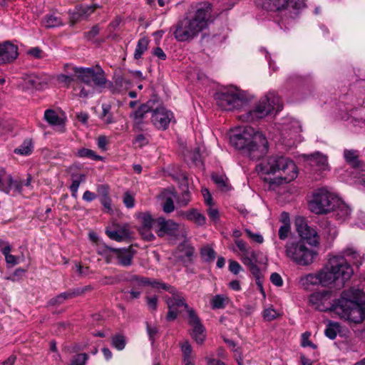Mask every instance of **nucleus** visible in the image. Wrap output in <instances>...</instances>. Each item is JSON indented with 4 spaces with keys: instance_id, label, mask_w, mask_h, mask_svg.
Segmentation results:
<instances>
[{
    "instance_id": "f257e3e1",
    "label": "nucleus",
    "mask_w": 365,
    "mask_h": 365,
    "mask_svg": "<svg viewBox=\"0 0 365 365\" xmlns=\"http://www.w3.org/2000/svg\"><path fill=\"white\" fill-rule=\"evenodd\" d=\"M332 292L322 290L311 294L309 304L321 312L331 311L349 323L359 324L365 319V292L356 288L344 291L331 302Z\"/></svg>"
},
{
    "instance_id": "f03ea898",
    "label": "nucleus",
    "mask_w": 365,
    "mask_h": 365,
    "mask_svg": "<svg viewBox=\"0 0 365 365\" xmlns=\"http://www.w3.org/2000/svg\"><path fill=\"white\" fill-rule=\"evenodd\" d=\"M256 170L260 178L272 189L289 183L298 176V169L294 162L279 155L263 159L257 165Z\"/></svg>"
},
{
    "instance_id": "7ed1b4c3",
    "label": "nucleus",
    "mask_w": 365,
    "mask_h": 365,
    "mask_svg": "<svg viewBox=\"0 0 365 365\" xmlns=\"http://www.w3.org/2000/svg\"><path fill=\"white\" fill-rule=\"evenodd\" d=\"M211 4L202 2L197 4L195 10L188 11L171 28L175 40L189 42L207 29L212 21Z\"/></svg>"
},
{
    "instance_id": "20e7f679",
    "label": "nucleus",
    "mask_w": 365,
    "mask_h": 365,
    "mask_svg": "<svg viewBox=\"0 0 365 365\" xmlns=\"http://www.w3.org/2000/svg\"><path fill=\"white\" fill-rule=\"evenodd\" d=\"M230 141L232 145L252 160H259L267 154L269 149L265 135L249 126L233 130Z\"/></svg>"
},
{
    "instance_id": "39448f33",
    "label": "nucleus",
    "mask_w": 365,
    "mask_h": 365,
    "mask_svg": "<svg viewBox=\"0 0 365 365\" xmlns=\"http://www.w3.org/2000/svg\"><path fill=\"white\" fill-rule=\"evenodd\" d=\"M282 108V105L279 96L273 91H269L260 98L253 109L243 115V119L246 121L257 120Z\"/></svg>"
},
{
    "instance_id": "423d86ee",
    "label": "nucleus",
    "mask_w": 365,
    "mask_h": 365,
    "mask_svg": "<svg viewBox=\"0 0 365 365\" xmlns=\"http://www.w3.org/2000/svg\"><path fill=\"white\" fill-rule=\"evenodd\" d=\"M215 100L222 109L232 110L241 109L252 100V97L247 92L235 87L216 93Z\"/></svg>"
},
{
    "instance_id": "0eeeda50",
    "label": "nucleus",
    "mask_w": 365,
    "mask_h": 365,
    "mask_svg": "<svg viewBox=\"0 0 365 365\" xmlns=\"http://www.w3.org/2000/svg\"><path fill=\"white\" fill-rule=\"evenodd\" d=\"M285 255L297 264L308 266L314 262L319 253L316 250L307 247L303 241L298 240L286 244Z\"/></svg>"
},
{
    "instance_id": "6e6552de",
    "label": "nucleus",
    "mask_w": 365,
    "mask_h": 365,
    "mask_svg": "<svg viewBox=\"0 0 365 365\" xmlns=\"http://www.w3.org/2000/svg\"><path fill=\"white\" fill-rule=\"evenodd\" d=\"M262 7L289 18L296 17L305 6L304 0H262Z\"/></svg>"
},
{
    "instance_id": "1a4fd4ad",
    "label": "nucleus",
    "mask_w": 365,
    "mask_h": 365,
    "mask_svg": "<svg viewBox=\"0 0 365 365\" xmlns=\"http://www.w3.org/2000/svg\"><path fill=\"white\" fill-rule=\"evenodd\" d=\"M338 198L334 193L325 189H319L314 192L309 202V209L317 215L327 214L334 209Z\"/></svg>"
},
{
    "instance_id": "9d476101",
    "label": "nucleus",
    "mask_w": 365,
    "mask_h": 365,
    "mask_svg": "<svg viewBox=\"0 0 365 365\" xmlns=\"http://www.w3.org/2000/svg\"><path fill=\"white\" fill-rule=\"evenodd\" d=\"M328 263L336 279L337 287H343L354 273L346 258L341 255L333 256L329 259Z\"/></svg>"
},
{
    "instance_id": "9b49d317",
    "label": "nucleus",
    "mask_w": 365,
    "mask_h": 365,
    "mask_svg": "<svg viewBox=\"0 0 365 365\" xmlns=\"http://www.w3.org/2000/svg\"><path fill=\"white\" fill-rule=\"evenodd\" d=\"M73 71L77 80L86 86L103 87L107 82L104 71L100 68L94 70L92 68L75 67Z\"/></svg>"
},
{
    "instance_id": "f8f14e48",
    "label": "nucleus",
    "mask_w": 365,
    "mask_h": 365,
    "mask_svg": "<svg viewBox=\"0 0 365 365\" xmlns=\"http://www.w3.org/2000/svg\"><path fill=\"white\" fill-rule=\"evenodd\" d=\"M73 71L77 80L86 86L103 87L107 82L104 71L100 68L94 70L92 68L75 67Z\"/></svg>"
},
{
    "instance_id": "ddd939ff",
    "label": "nucleus",
    "mask_w": 365,
    "mask_h": 365,
    "mask_svg": "<svg viewBox=\"0 0 365 365\" xmlns=\"http://www.w3.org/2000/svg\"><path fill=\"white\" fill-rule=\"evenodd\" d=\"M155 222L157 224V233L159 237L168 235L178 240L185 239L187 236L185 227L175 222L173 220H166L164 217H158Z\"/></svg>"
},
{
    "instance_id": "4468645a",
    "label": "nucleus",
    "mask_w": 365,
    "mask_h": 365,
    "mask_svg": "<svg viewBox=\"0 0 365 365\" xmlns=\"http://www.w3.org/2000/svg\"><path fill=\"white\" fill-rule=\"evenodd\" d=\"M296 230L300 236L302 241H306L313 247H319L320 244V237L317 230L309 227L303 218H297L295 221Z\"/></svg>"
},
{
    "instance_id": "2eb2a0df",
    "label": "nucleus",
    "mask_w": 365,
    "mask_h": 365,
    "mask_svg": "<svg viewBox=\"0 0 365 365\" xmlns=\"http://www.w3.org/2000/svg\"><path fill=\"white\" fill-rule=\"evenodd\" d=\"M170 292L173 293V296L166 297V303L168 307V312L166 317L168 321L175 319L181 312L182 308L185 309L187 312L188 309H192L188 307L181 294L175 292L173 288H171Z\"/></svg>"
},
{
    "instance_id": "dca6fc26",
    "label": "nucleus",
    "mask_w": 365,
    "mask_h": 365,
    "mask_svg": "<svg viewBox=\"0 0 365 365\" xmlns=\"http://www.w3.org/2000/svg\"><path fill=\"white\" fill-rule=\"evenodd\" d=\"M151 121L153 124L159 130H165L168 128L170 123L174 118L173 114L163 106L151 110Z\"/></svg>"
},
{
    "instance_id": "f3484780",
    "label": "nucleus",
    "mask_w": 365,
    "mask_h": 365,
    "mask_svg": "<svg viewBox=\"0 0 365 365\" xmlns=\"http://www.w3.org/2000/svg\"><path fill=\"white\" fill-rule=\"evenodd\" d=\"M188 324L192 327L191 336L198 344L205 339V327L194 309H188Z\"/></svg>"
},
{
    "instance_id": "a211bd4d",
    "label": "nucleus",
    "mask_w": 365,
    "mask_h": 365,
    "mask_svg": "<svg viewBox=\"0 0 365 365\" xmlns=\"http://www.w3.org/2000/svg\"><path fill=\"white\" fill-rule=\"evenodd\" d=\"M106 233L108 237L116 242H123L132 238L133 231L128 224L116 225L113 227L107 228Z\"/></svg>"
},
{
    "instance_id": "6ab92c4d",
    "label": "nucleus",
    "mask_w": 365,
    "mask_h": 365,
    "mask_svg": "<svg viewBox=\"0 0 365 365\" xmlns=\"http://www.w3.org/2000/svg\"><path fill=\"white\" fill-rule=\"evenodd\" d=\"M135 252L132 247L115 249L113 262L122 267H130L133 264V259Z\"/></svg>"
},
{
    "instance_id": "aec40b11",
    "label": "nucleus",
    "mask_w": 365,
    "mask_h": 365,
    "mask_svg": "<svg viewBox=\"0 0 365 365\" xmlns=\"http://www.w3.org/2000/svg\"><path fill=\"white\" fill-rule=\"evenodd\" d=\"M309 161L313 171L319 173L320 176L324 172L329 170L327 156L321 153L317 152L312 154L309 158Z\"/></svg>"
},
{
    "instance_id": "412c9836",
    "label": "nucleus",
    "mask_w": 365,
    "mask_h": 365,
    "mask_svg": "<svg viewBox=\"0 0 365 365\" xmlns=\"http://www.w3.org/2000/svg\"><path fill=\"white\" fill-rule=\"evenodd\" d=\"M18 56V48L16 45L5 42L0 43V65L9 63Z\"/></svg>"
},
{
    "instance_id": "4be33fe9",
    "label": "nucleus",
    "mask_w": 365,
    "mask_h": 365,
    "mask_svg": "<svg viewBox=\"0 0 365 365\" xmlns=\"http://www.w3.org/2000/svg\"><path fill=\"white\" fill-rule=\"evenodd\" d=\"M152 102L148 101L145 104L141 105L131 115L134 123V127L139 130H143L144 128V118L145 115L152 110Z\"/></svg>"
},
{
    "instance_id": "5701e85b",
    "label": "nucleus",
    "mask_w": 365,
    "mask_h": 365,
    "mask_svg": "<svg viewBox=\"0 0 365 365\" xmlns=\"http://www.w3.org/2000/svg\"><path fill=\"white\" fill-rule=\"evenodd\" d=\"M321 286L322 287H329L331 285L337 286L336 279L334 275V273L330 269V266L329 263L327 264L319 272Z\"/></svg>"
},
{
    "instance_id": "b1692460",
    "label": "nucleus",
    "mask_w": 365,
    "mask_h": 365,
    "mask_svg": "<svg viewBox=\"0 0 365 365\" xmlns=\"http://www.w3.org/2000/svg\"><path fill=\"white\" fill-rule=\"evenodd\" d=\"M331 212H334V215L337 220L344 221L349 217L351 209L341 199L338 198L337 203L334 205V209Z\"/></svg>"
},
{
    "instance_id": "393cba45",
    "label": "nucleus",
    "mask_w": 365,
    "mask_h": 365,
    "mask_svg": "<svg viewBox=\"0 0 365 365\" xmlns=\"http://www.w3.org/2000/svg\"><path fill=\"white\" fill-rule=\"evenodd\" d=\"M162 208L163 210L165 213H170L174 211L175 205H174V199L175 198V195L173 192L165 190L162 192Z\"/></svg>"
},
{
    "instance_id": "a878e982",
    "label": "nucleus",
    "mask_w": 365,
    "mask_h": 365,
    "mask_svg": "<svg viewBox=\"0 0 365 365\" xmlns=\"http://www.w3.org/2000/svg\"><path fill=\"white\" fill-rule=\"evenodd\" d=\"M178 217H185L187 220L194 222L198 225H203L205 223V217L196 209H191L186 212H178Z\"/></svg>"
},
{
    "instance_id": "bb28decb",
    "label": "nucleus",
    "mask_w": 365,
    "mask_h": 365,
    "mask_svg": "<svg viewBox=\"0 0 365 365\" xmlns=\"http://www.w3.org/2000/svg\"><path fill=\"white\" fill-rule=\"evenodd\" d=\"M300 285L304 289H309L312 286L321 285L319 272L310 273L302 276L299 279Z\"/></svg>"
},
{
    "instance_id": "cd10ccee",
    "label": "nucleus",
    "mask_w": 365,
    "mask_h": 365,
    "mask_svg": "<svg viewBox=\"0 0 365 365\" xmlns=\"http://www.w3.org/2000/svg\"><path fill=\"white\" fill-rule=\"evenodd\" d=\"M45 120L51 125L62 126L64 123L63 118L53 110H47L44 113Z\"/></svg>"
},
{
    "instance_id": "c85d7f7f",
    "label": "nucleus",
    "mask_w": 365,
    "mask_h": 365,
    "mask_svg": "<svg viewBox=\"0 0 365 365\" xmlns=\"http://www.w3.org/2000/svg\"><path fill=\"white\" fill-rule=\"evenodd\" d=\"M130 280L135 281L138 284H142V285H150L153 287H155V288H162L163 289H167V286L165 284L161 283L160 282H157L155 280H150L148 278L139 277L135 275L130 278Z\"/></svg>"
},
{
    "instance_id": "c756f323",
    "label": "nucleus",
    "mask_w": 365,
    "mask_h": 365,
    "mask_svg": "<svg viewBox=\"0 0 365 365\" xmlns=\"http://www.w3.org/2000/svg\"><path fill=\"white\" fill-rule=\"evenodd\" d=\"M283 130L289 132L290 134L298 133L301 130L300 123L295 119L287 118L283 123Z\"/></svg>"
},
{
    "instance_id": "7c9ffc66",
    "label": "nucleus",
    "mask_w": 365,
    "mask_h": 365,
    "mask_svg": "<svg viewBox=\"0 0 365 365\" xmlns=\"http://www.w3.org/2000/svg\"><path fill=\"white\" fill-rule=\"evenodd\" d=\"M34 150L33 143L30 139H26L22 144L14 149V153L27 156L32 153Z\"/></svg>"
},
{
    "instance_id": "2f4dec72",
    "label": "nucleus",
    "mask_w": 365,
    "mask_h": 365,
    "mask_svg": "<svg viewBox=\"0 0 365 365\" xmlns=\"http://www.w3.org/2000/svg\"><path fill=\"white\" fill-rule=\"evenodd\" d=\"M149 42L150 41L147 37H142L138 41L134 52L135 59H140L142 57L143 54L148 48Z\"/></svg>"
},
{
    "instance_id": "473e14b6",
    "label": "nucleus",
    "mask_w": 365,
    "mask_h": 365,
    "mask_svg": "<svg viewBox=\"0 0 365 365\" xmlns=\"http://www.w3.org/2000/svg\"><path fill=\"white\" fill-rule=\"evenodd\" d=\"M130 80L125 76L118 77L115 81L113 93H119L125 91L130 88Z\"/></svg>"
},
{
    "instance_id": "72a5a7b5",
    "label": "nucleus",
    "mask_w": 365,
    "mask_h": 365,
    "mask_svg": "<svg viewBox=\"0 0 365 365\" xmlns=\"http://www.w3.org/2000/svg\"><path fill=\"white\" fill-rule=\"evenodd\" d=\"M282 315V313L280 311L274 309L272 305L264 308L262 312L263 319L266 322H272L279 318Z\"/></svg>"
},
{
    "instance_id": "f704fd0d",
    "label": "nucleus",
    "mask_w": 365,
    "mask_h": 365,
    "mask_svg": "<svg viewBox=\"0 0 365 365\" xmlns=\"http://www.w3.org/2000/svg\"><path fill=\"white\" fill-rule=\"evenodd\" d=\"M42 24L46 28H53L63 24L62 20L54 14H47L42 20Z\"/></svg>"
},
{
    "instance_id": "c9c22d12",
    "label": "nucleus",
    "mask_w": 365,
    "mask_h": 365,
    "mask_svg": "<svg viewBox=\"0 0 365 365\" xmlns=\"http://www.w3.org/2000/svg\"><path fill=\"white\" fill-rule=\"evenodd\" d=\"M114 250L115 248H111L104 245H98L97 253L101 255L108 263H112Z\"/></svg>"
},
{
    "instance_id": "e433bc0d",
    "label": "nucleus",
    "mask_w": 365,
    "mask_h": 365,
    "mask_svg": "<svg viewBox=\"0 0 365 365\" xmlns=\"http://www.w3.org/2000/svg\"><path fill=\"white\" fill-rule=\"evenodd\" d=\"M102 113L99 118L106 124H111L115 122L113 114L110 112L111 106L109 104H102Z\"/></svg>"
},
{
    "instance_id": "4c0bfd02",
    "label": "nucleus",
    "mask_w": 365,
    "mask_h": 365,
    "mask_svg": "<svg viewBox=\"0 0 365 365\" xmlns=\"http://www.w3.org/2000/svg\"><path fill=\"white\" fill-rule=\"evenodd\" d=\"M341 331V327L338 322H329L325 329V335L330 339H334L338 333Z\"/></svg>"
},
{
    "instance_id": "58836bf2",
    "label": "nucleus",
    "mask_w": 365,
    "mask_h": 365,
    "mask_svg": "<svg viewBox=\"0 0 365 365\" xmlns=\"http://www.w3.org/2000/svg\"><path fill=\"white\" fill-rule=\"evenodd\" d=\"M240 259L246 266L257 262V253L252 248H250L245 253L240 254Z\"/></svg>"
},
{
    "instance_id": "ea45409f",
    "label": "nucleus",
    "mask_w": 365,
    "mask_h": 365,
    "mask_svg": "<svg viewBox=\"0 0 365 365\" xmlns=\"http://www.w3.org/2000/svg\"><path fill=\"white\" fill-rule=\"evenodd\" d=\"M344 156L346 161L351 165L353 167L359 166V153L357 150H345L344 151Z\"/></svg>"
},
{
    "instance_id": "a19ab883",
    "label": "nucleus",
    "mask_w": 365,
    "mask_h": 365,
    "mask_svg": "<svg viewBox=\"0 0 365 365\" xmlns=\"http://www.w3.org/2000/svg\"><path fill=\"white\" fill-rule=\"evenodd\" d=\"M86 180V175L81 174L79 175L73 176L72 183L70 185V190L73 197L76 198L78 195V190L81 182Z\"/></svg>"
},
{
    "instance_id": "79ce46f5",
    "label": "nucleus",
    "mask_w": 365,
    "mask_h": 365,
    "mask_svg": "<svg viewBox=\"0 0 365 365\" xmlns=\"http://www.w3.org/2000/svg\"><path fill=\"white\" fill-rule=\"evenodd\" d=\"M74 91L76 92V94L83 98H86L90 96H91L94 91H95V87L94 86H86V85L84 86H77L74 88Z\"/></svg>"
},
{
    "instance_id": "37998d69",
    "label": "nucleus",
    "mask_w": 365,
    "mask_h": 365,
    "mask_svg": "<svg viewBox=\"0 0 365 365\" xmlns=\"http://www.w3.org/2000/svg\"><path fill=\"white\" fill-rule=\"evenodd\" d=\"M345 258L347 257V261L351 262L355 264H361V257L360 255L354 249L349 248L344 251V252Z\"/></svg>"
},
{
    "instance_id": "c03bdc74",
    "label": "nucleus",
    "mask_w": 365,
    "mask_h": 365,
    "mask_svg": "<svg viewBox=\"0 0 365 365\" xmlns=\"http://www.w3.org/2000/svg\"><path fill=\"white\" fill-rule=\"evenodd\" d=\"M137 218L140 223V227H152L154 222L151 215L148 212H141L138 214Z\"/></svg>"
},
{
    "instance_id": "a18cd8bd",
    "label": "nucleus",
    "mask_w": 365,
    "mask_h": 365,
    "mask_svg": "<svg viewBox=\"0 0 365 365\" xmlns=\"http://www.w3.org/2000/svg\"><path fill=\"white\" fill-rule=\"evenodd\" d=\"M14 179L10 174H6L0 182V191L9 193L12 189Z\"/></svg>"
},
{
    "instance_id": "49530a36",
    "label": "nucleus",
    "mask_w": 365,
    "mask_h": 365,
    "mask_svg": "<svg viewBox=\"0 0 365 365\" xmlns=\"http://www.w3.org/2000/svg\"><path fill=\"white\" fill-rule=\"evenodd\" d=\"M212 178L215 183L217 184L219 188H220L223 191H227L230 190V185L228 183L227 178L224 175H213Z\"/></svg>"
},
{
    "instance_id": "de8ad7c7",
    "label": "nucleus",
    "mask_w": 365,
    "mask_h": 365,
    "mask_svg": "<svg viewBox=\"0 0 365 365\" xmlns=\"http://www.w3.org/2000/svg\"><path fill=\"white\" fill-rule=\"evenodd\" d=\"M227 298L222 294H217L211 299V305L213 309H222L225 307Z\"/></svg>"
},
{
    "instance_id": "09e8293b",
    "label": "nucleus",
    "mask_w": 365,
    "mask_h": 365,
    "mask_svg": "<svg viewBox=\"0 0 365 365\" xmlns=\"http://www.w3.org/2000/svg\"><path fill=\"white\" fill-rule=\"evenodd\" d=\"M180 347L182 351V359L194 357L192 356V349L188 341H184L180 343Z\"/></svg>"
},
{
    "instance_id": "8fccbe9b",
    "label": "nucleus",
    "mask_w": 365,
    "mask_h": 365,
    "mask_svg": "<svg viewBox=\"0 0 365 365\" xmlns=\"http://www.w3.org/2000/svg\"><path fill=\"white\" fill-rule=\"evenodd\" d=\"M11 250V247H7L2 250V254L5 257L6 263L11 266H14L19 264V258L10 254Z\"/></svg>"
},
{
    "instance_id": "3c124183",
    "label": "nucleus",
    "mask_w": 365,
    "mask_h": 365,
    "mask_svg": "<svg viewBox=\"0 0 365 365\" xmlns=\"http://www.w3.org/2000/svg\"><path fill=\"white\" fill-rule=\"evenodd\" d=\"M190 200V192L187 187L177 198V203L180 207H185L188 205Z\"/></svg>"
},
{
    "instance_id": "603ef678",
    "label": "nucleus",
    "mask_w": 365,
    "mask_h": 365,
    "mask_svg": "<svg viewBox=\"0 0 365 365\" xmlns=\"http://www.w3.org/2000/svg\"><path fill=\"white\" fill-rule=\"evenodd\" d=\"M77 155L80 158H89L94 160H101L102 158L98 155H96L95 153L90 149L87 148H82L80 149Z\"/></svg>"
},
{
    "instance_id": "864d4df0",
    "label": "nucleus",
    "mask_w": 365,
    "mask_h": 365,
    "mask_svg": "<svg viewBox=\"0 0 365 365\" xmlns=\"http://www.w3.org/2000/svg\"><path fill=\"white\" fill-rule=\"evenodd\" d=\"M290 224L289 222H285L280 226L278 231V236L279 240H285L287 239L289 235L290 234Z\"/></svg>"
},
{
    "instance_id": "5fc2aeb1",
    "label": "nucleus",
    "mask_w": 365,
    "mask_h": 365,
    "mask_svg": "<svg viewBox=\"0 0 365 365\" xmlns=\"http://www.w3.org/2000/svg\"><path fill=\"white\" fill-rule=\"evenodd\" d=\"M112 344L118 350H123L125 346V339L121 335L114 336L112 338Z\"/></svg>"
},
{
    "instance_id": "6e6d98bb",
    "label": "nucleus",
    "mask_w": 365,
    "mask_h": 365,
    "mask_svg": "<svg viewBox=\"0 0 365 365\" xmlns=\"http://www.w3.org/2000/svg\"><path fill=\"white\" fill-rule=\"evenodd\" d=\"M69 295L70 294H68L67 292L61 293L56 297L51 299L48 302V304L52 306L61 304L63 303L67 299L69 298Z\"/></svg>"
},
{
    "instance_id": "4d7b16f0",
    "label": "nucleus",
    "mask_w": 365,
    "mask_h": 365,
    "mask_svg": "<svg viewBox=\"0 0 365 365\" xmlns=\"http://www.w3.org/2000/svg\"><path fill=\"white\" fill-rule=\"evenodd\" d=\"M88 359V354L83 353L73 356L70 365H85Z\"/></svg>"
},
{
    "instance_id": "13d9d810",
    "label": "nucleus",
    "mask_w": 365,
    "mask_h": 365,
    "mask_svg": "<svg viewBox=\"0 0 365 365\" xmlns=\"http://www.w3.org/2000/svg\"><path fill=\"white\" fill-rule=\"evenodd\" d=\"M202 257L205 261H210L215 257V252L214 250L210 247H205L201 250Z\"/></svg>"
},
{
    "instance_id": "bf43d9fd",
    "label": "nucleus",
    "mask_w": 365,
    "mask_h": 365,
    "mask_svg": "<svg viewBox=\"0 0 365 365\" xmlns=\"http://www.w3.org/2000/svg\"><path fill=\"white\" fill-rule=\"evenodd\" d=\"M152 227H139L138 230L142 237L147 240L151 241L155 238L154 235L151 231Z\"/></svg>"
},
{
    "instance_id": "052dcab7",
    "label": "nucleus",
    "mask_w": 365,
    "mask_h": 365,
    "mask_svg": "<svg viewBox=\"0 0 365 365\" xmlns=\"http://www.w3.org/2000/svg\"><path fill=\"white\" fill-rule=\"evenodd\" d=\"M84 19H86L95 10V6H81L76 7Z\"/></svg>"
},
{
    "instance_id": "680f3d73",
    "label": "nucleus",
    "mask_w": 365,
    "mask_h": 365,
    "mask_svg": "<svg viewBox=\"0 0 365 365\" xmlns=\"http://www.w3.org/2000/svg\"><path fill=\"white\" fill-rule=\"evenodd\" d=\"M123 203L128 208H132L135 205L134 197L129 192H125L123 198Z\"/></svg>"
},
{
    "instance_id": "e2e57ef3",
    "label": "nucleus",
    "mask_w": 365,
    "mask_h": 365,
    "mask_svg": "<svg viewBox=\"0 0 365 365\" xmlns=\"http://www.w3.org/2000/svg\"><path fill=\"white\" fill-rule=\"evenodd\" d=\"M82 20H84L83 16H81L79 11L77 9V8L75 9V10L71 14L70 16V23L71 25L73 26L76 23L81 21Z\"/></svg>"
},
{
    "instance_id": "0e129e2a",
    "label": "nucleus",
    "mask_w": 365,
    "mask_h": 365,
    "mask_svg": "<svg viewBox=\"0 0 365 365\" xmlns=\"http://www.w3.org/2000/svg\"><path fill=\"white\" fill-rule=\"evenodd\" d=\"M229 270L235 274H237L242 270V266L236 261L230 260L229 261Z\"/></svg>"
},
{
    "instance_id": "69168bd1",
    "label": "nucleus",
    "mask_w": 365,
    "mask_h": 365,
    "mask_svg": "<svg viewBox=\"0 0 365 365\" xmlns=\"http://www.w3.org/2000/svg\"><path fill=\"white\" fill-rule=\"evenodd\" d=\"M310 333L305 332L302 335V346L304 347L311 346L313 349H316L317 346L311 341H309Z\"/></svg>"
},
{
    "instance_id": "338daca9",
    "label": "nucleus",
    "mask_w": 365,
    "mask_h": 365,
    "mask_svg": "<svg viewBox=\"0 0 365 365\" xmlns=\"http://www.w3.org/2000/svg\"><path fill=\"white\" fill-rule=\"evenodd\" d=\"M245 232L247 235V236L252 239L253 241L257 243H262L264 241L263 237L259 233H252L249 229H245Z\"/></svg>"
},
{
    "instance_id": "774afa93",
    "label": "nucleus",
    "mask_w": 365,
    "mask_h": 365,
    "mask_svg": "<svg viewBox=\"0 0 365 365\" xmlns=\"http://www.w3.org/2000/svg\"><path fill=\"white\" fill-rule=\"evenodd\" d=\"M272 283L277 287H281L283 284V280L281 276L277 273H272L270 276Z\"/></svg>"
}]
</instances>
